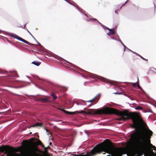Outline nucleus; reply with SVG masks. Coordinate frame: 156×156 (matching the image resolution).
Listing matches in <instances>:
<instances>
[{"label": "nucleus", "instance_id": "obj_1", "mask_svg": "<svg viewBox=\"0 0 156 156\" xmlns=\"http://www.w3.org/2000/svg\"><path fill=\"white\" fill-rule=\"evenodd\" d=\"M139 116L141 119L136 123V127L134 122L133 127L136 129L130 134V138L127 142L126 153L127 156H141L143 154L147 153L144 152L146 150L148 144H150V138L152 135L153 132L148 129L147 133L144 131H140L138 127L140 122H143L140 115L136 113Z\"/></svg>", "mask_w": 156, "mask_h": 156}, {"label": "nucleus", "instance_id": "obj_2", "mask_svg": "<svg viewBox=\"0 0 156 156\" xmlns=\"http://www.w3.org/2000/svg\"><path fill=\"white\" fill-rule=\"evenodd\" d=\"M85 113L99 115L115 114L121 117L120 118L118 119L119 121H125L129 119H131L135 125V127H136L135 125L137 122L141 119L139 115L136 112H129L127 111H122L112 108L107 107L101 109L88 110V111L85 112Z\"/></svg>", "mask_w": 156, "mask_h": 156}, {"label": "nucleus", "instance_id": "obj_3", "mask_svg": "<svg viewBox=\"0 0 156 156\" xmlns=\"http://www.w3.org/2000/svg\"><path fill=\"white\" fill-rule=\"evenodd\" d=\"M144 156H156V154L154 153L153 151H149L144 154Z\"/></svg>", "mask_w": 156, "mask_h": 156}, {"label": "nucleus", "instance_id": "obj_4", "mask_svg": "<svg viewBox=\"0 0 156 156\" xmlns=\"http://www.w3.org/2000/svg\"><path fill=\"white\" fill-rule=\"evenodd\" d=\"M9 36L15 38V39H23L21 37H19L18 36L14 34H9Z\"/></svg>", "mask_w": 156, "mask_h": 156}, {"label": "nucleus", "instance_id": "obj_5", "mask_svg": "<svg viewBox=\"0 0 156 156\" xmlns=\"http://www.w3.org/2000/svg\"><path fill=\"white\" fill-rule=\"evenodd\" d=\"M30 45L39 46L41 48L43 47V46L41 45V44L37 41L36 40H35L33 42L30 43Z\"/></svg>", "mask_w": 156, "mask_h": 156}, {"label": "nucleus", "instance_id": "obj_6", "mask_svg": "<svg viewBox=\"0 0 156 156\" xmlns=\"http://www.w3.org/2000/svg\"><path fill=\"white\" fill-rule=\"evenodd\" d=\"M38 100L41 101L42 102H48L49 100L47 98H38Z\"/></svg>", "mask_w": 156, "mask_h": 156}, {"label": "nucleus", "instance_id": "obj_7", "mask_svg": "<svg viewBox=\"0 0 156 156\" xmlns=\"http://www.w3.org/2000/svg\"><path fill=\"white\" fill-rule=\"evenodd\" d=\"M42 125V124L41 123H37L35 124L34 125H32L30 126L29 128H31L32 127H35L37 126H41Z\"/></svg>", "mask_w": 156, "mask_h": 156}, {"label": "nucleus", "instance_id": "obj_8", "mask_svg": "<svg viewBox=\"0 0 156 156\" xmlns=\"http://www.w3.org/2000/svg\"><path fill=\"white\" fill-rule=\"evenodd\" d=\"M102 81L104 82L108 83L111 84H115L114 82L113 81H109L103 78H102Z\"/></svg>", "mask_w": 156, "mask_h": 156}, {"label": "nucleus", "instance_id": "obj_9", "mask_svg": "<svg viewBox=\"0 0 156 156\" xmlns=\"http://www.w3.org/2000/svg\"><path fill=\"white\" fill-rule=\"evenodd\" d=\"M83 153H82L80 154L79 155H76L75 154L73 155L74 156H89V152H87L86 154H83Z\"/></svg>", "mask_w": 156, "mask_h": 156}, {"label": "nucleus", "instance_id": "obj_10", "mask_svg": "<svg viewBox=\"0 0 156 156\" xmlns=\"http://www.w3.org/2000/svg\"><path fill=\"white\" fill-rule=\"evenodd\" d=\"M62 110V111H63L66 113H67V114H69V115H70L74 114L76 112H68V111H65V110Z\"/></svg>", "mask_w": 156, "mask_h": 156}, {"label": "nucleus", "instance_id": "obj_11", "mask_svg": "<svg viewBox=\"0 0 156 156\" xmlns=\"http://www.w3.org/2000/svg\"><path fill=\"white\" fill-rule=\"evenodd\" d=\"M12 76L15 77H18L19 75L16 72H12L11 73Z\"/></svg>", "mask_w": 156, "mask_h": 156}, {"label": "nucleus", "instance_id": "obj_12", "mask_svg": "<svg viewBox=\"0 0 156 156\" xmlns=\"http://www.w3.org/2000/svg\"><path fill=\"white\" fill-rule=\"evenodd\" d=\"M86 73L87 74H88L90 77L93 78H95V77H96V75H95L91 74L88 72H86Z\"/></svg>", "mask_w": 156, "mask_h": 156}, {"label": "nucleus", "instance_id": "obj_13", "mask_svg": "<svg viewBox=\"0 0 156 156\" xmlns=\"http://www.w3.org/2000/svg\"><path fill=\"white\" fill-rule=\"evenodd\" d=\"M115 33V31L113 30V29H111L110 30V31H109L108 33L107 34L109 36H110L111 34H114Z\"/></svg>", "mask_w": 156, "mask_h": 156}, {"label": "nucleus", "instance_id": "obj_14", "mask_svg": "<svg viewBox=\"0 0 156 156\" xmlns=\"http://www.w3.org/2000/svg\"><path fill=\"white\" fill-rule=\"evenodd\" d=\"M32 63L37 66H39L41 64V63L36 61H34Z\"/></svg>", "mask_w": 156, "mask_h": 156}, {"label": "nucleus", "instance_id": "obj_15", "mask_svg": "<svg viewBox=\"0 0 156 156\" xmlns=\"http://www.w3.org/2000/svg\"><path fill=\"white\" fill-rule=\"evenodd\" d=\"M132 52H133V53H134V54H136V55H137L138 56H139L142 59L144 60H145V61H147V59H145V58H143L142 56L141 55H139L138 54H137V53H135L133 51H132Z\"/></svg>", "mask_w": 156, "mask_h": 156}, {"label": "nucleus", "instance_id": "obj_16", "mask_svg": "<svg viewBox=\"0 0 156 156\" xmlns=\"http://www.w3.org/2000/svg\"><path fill=\"white\" fill-rule=\"evenodd\" d=\"M101 96V94H98L96 97H96V98L95 100H97V101L96 102V103L97 102V101H98L99 99H100Z\"/></svg>", "mask_w": 156, "mask_h": 156}, {"label": "nucleus", "instance_id": "obj_17", "mask_svg": "<svg viewBox=\"0 0 156 156\" xmlns=\"http://www.w3.org/2000/svg\"><path fill=\"white\" fill-rule=\"evenodd\" d=\"M22 41L30 45V43L26 41L25 40H19Z\"/></svg>", "mask_w": 156, "mask_h": 156}, {"label": "nucleus", "instance_id": "obj_18", "mask_svg": "<svg viewBox=\"0 0 156 156\" xmlns=\"http://www.w3.org/2000/svg\"><path fill=\"white\" fill-rule=\"evenodd\" d=\"M51 96L53 98L54 100H55L57 98V97L55 95L54 93H52L51 94Z\"/></svg>", "mask_w": 156, "mask_h": 156}, {"label": "nucleus", "instance_id": "obj_19", "mask_svg": "<svg viewBox=\"0 0 156 156\" xmlns=\"http://www.w3.org/2000/svg\"><path fill=\"white\" fill-rule=\"evenodd\" d=\"M135 109L136 110H143V108L142 107L140 106H137V107H136L135 108Z\"/></svg>", "mask_w": 156, "mask_h": 156}, {"label": "nucleus", "instance_id": "obj_20", "mask_svg": "<svg viewBox=\"0 0 156 156\" xmlns=\"http://www.w3.org/2000/svg\"><path fill=\"white\" fill-rule=\"evenodd\" d=\"M96 97H94L93 99H92V100H91L89 101H87L86 102H93V101H94V100H95L96 99Z\"/></svg>", "mask_w": 156, "mask_h": 156}, {"label": "nucleus", "instance_id": "obj_21", "mask_svg": "<svg viewBox=\"0 0 156 156\" xmlns=\"http://www.w3.org/2000/svg\"><path fill=\"white\" fill-rule=\"evenodd\" d=\"M76 113H85V112L83 110H81L80 111H76Z\"/></svg>", "mask_w": 156, "mask_h": 156}, {"label": "nucleus", "instance_id": "obj_22", "mask_svg": "<svg viewBox=\"0 0 156 156\" xmlns=\"http://www.w3.org/2000/svg\"><path fill=\"white\" fill-rule=\"evenodd\" d=\"M150 145H151V147L152 148H153V149H155L156 148V147L154 146H153L152 144H150Z\"/></svg>", "mask_w": 156, "mask_h": 156}, {"label": "nucleus", "instance_id": "obj_23", "mask_svg": "<svg viewBox=\"0 0 156 156\" xmlns=\"http://www.w3.org/2000/svg\"><path fill=\"white\" fill-rule=\"evenodd\" d=\"M27 31L29 33V34L31 35V36L32 37L33 39H35V38L32 35V34H31V33L28 30H27Z\"/></svg>", "mask_w": 156, "mask_h": 156}, {"label": "nucleus", "instance_id": "obj_24", "mask_svg": "<svg viewBox=\"0 0 156 156\" xmlns=\"http://www.w3.org/2000/svg\"><path fill=\"white\" fill-rule=\"evenodd\" d=\"M56 57H55V58L58 60H60L61 58V57L59 56H56Z\"/></svg>", "mask_w": 156, "mask_h": 156}, {"label": "nucleus", "instance_id": "obj_25", "mask_svg": "<svg viewBox=\"0 0 156 156\" xmlns=\"http://www.w3.org/2000/svg\"><path fill=\"white\" fill-rule=\"evenodd\" d=\"M132 85L134 86V87H135L136 86V83H133L132 84Z\"/></svg>", "mask_w": 156, "mask_h": 156}, {"label": "nucleus", "instance_id": "obj_26", "mask_svg": "<svg viewBox=\"0 0 156 156\" xmlns=\"http://www.w3.org/2000/svg\"><path fill=\"white\" fill-rule=\"evenodd\" d=\"M137 86L139 88L141 89V87H140V85H139V84H137Z\"/></svg>", "mask_w": 156, "mask_h": 156}, {"label": "nucleus", "instance_id": "obj_27", "mask_svg": "<svg viewBox=\"0 0 156 156\" xmlns=\"http://www.w3.org/2000/svg\"><path fill=\"white\" fill-rule=\"evenodd\" d=\"M119 41H121V43H122V44H123V45L125 47V45H124V44H123V43L121 41V40H118Z\"/></svg>", "mask_w": 156, "mask_h": 156}, {"label": "nucleus", "instance_id": "obj_28", "mask_svg": "<svg viewBox=\"0 0 156 156\" xmlns=\"http://www.w3.org/2000/svg\"><path fill=\"white\" fill-rule=\"evenodd\" d=\"M3 73L2 71V70L0 69V73Z\"/></svg>", "mask_w": 156, "mask_h": 156}, {"label": "nucleus", "instance_id": "obj_29", "mask_svg": "<svg viewBox=\"0 0 156 156\" xmlns=\"http://www.w3.org/2000/svg\"><path fill=\"white\" fill-rule=\"evenodd\" d=\"M107 29L109 31H110V30L111 29H109V28L107 27Z\"/></svg>", "mask_w": 156, "mask_h": 156}, {"label": "nucleus", "instance_id": "obj_30", "mask_svg": "<svg viewBox=\"0 0 156 156\" xmlns=\"http://www.w3.org/2000/svg\"><path fill=\"white\" fill-rule=\"evenodd\" d=\"M128 1V0H127L126 2L123 5H122V6L123 5H124L125 4L126 2H127V1Z\"/></svg>", "mask_w": 156, "mask_h": 156}, {"label": "nucleus", "instance_id": "obj_31", "mask_svg": "<svg viewBox=\"0 0 156 156\" xmlns=\"http://www.w3.org/2000/svg\"><path fill=\"white\" fill-rule=\"evenodd\" d=\"M25 27H26V26H25V25L24 26V27H23V29L25 28Z\"/></svg>", "mask_w": 156, "mask_h": 156}, {"label": "nucleus", "instance_id": "obj_32", "mask_svg": "<svg viewBox=\"0 0 156 156\" xmlns=\"http://www.w3.org/2000/svg\"><path fill=\"white\" fill-rule=\"evenodd\" d=\"M46 130L47 132H49V131H48V130L47 129H46Z\"/></svg>", "mask_w": 156, "mask_h": 156}, {"label": "nucleus", "instance_id": "obj_33", "mask_svg": "<svg viewBox=\"0 0 156 156\" xmlns=\"http://www.w3.org/2000/svg\"><path fill=\"white\" fill-rule=\"evenodd\" d=\"M47 147V149H48V148H49V146H48V147Z\"/></svg>", "mask_w": 156, "mask_h": 156}, {"label": "nucleus", "instance_id": "obj_34", "mask_svg": "<svg viewBox=\"0 0 156 156\" xmlns=\"http://www.w3.org/2000/svg\"><path fill=\"white\" fill-rule=\"evenodd\" d=\"M6 40H7V41H8V42H9V39Z\"/></svg>", "mask_w": 156, "mask_h": 156}, {"label": "nucleus", "instance_id": "obj_35", "mask_svg": "<svg viewBox=\"0 0 156 156\" xmlns=\"http://www.w3.org/2000/svg\"><path fill=\"white\" fill-rule=\"evenodd\" d=\"M51 144H52V143H51V142H50V143H49V144H50V145H51Z\"/></svg>", "mask_w": 156, "mask_h": 156}, {"label": "nucleus", "instance_id": "obj_36", "mask_svg": "<svg viewBox=\"0 0 156 156\" xmlns=\"http://www.w3.org/2000/svg\"><path fill=\"white\" fill-rule=\"evenodd\" d=\"M68 2V3H69V4H71V3H70L69 2Z\"/></svg>", "mask_w": 156, "mask_h": 156}, {"label": "nucleus", "instance_id": "obj_37", "mask_svg": "<svg viewBox=\"0 0 156 156\" xmlns=\"http://www.w3.org/2000/svg\"><path fill=\"white\" fill-rule=\"evenodd\" d=\"M115 13H117L116 12V11H115Z\"/></svg>", "mask_w": 156, "mask_h": 156}, {"label": "nucleus", "instance_id": "obj_38", "mask_svg": "<svg viewBox=\"0 0 156 156\" xmlns=\"http://www.w3.org/2000/svg\"><path fill=\"white\" fill-rule=\"evenodd\" d=\"M83 102H84V103H85V102H86V101H83Z\"/></svg>", "mask_w": 156, "mask_h": 156}, {"label": "nucleus", "instance_id": "obj_39", "mask_svg": "<svg viewBox=\"0 0 156 156\" xmlns=\"http://www.w3.org/2000/svg\"><path fill=\"white\" fill-rule=\"evenodd\" d=\"M93 20H96V19H93Z\"/></svg>", "mask_w": 156, "mask_h": 156}, {"label": "nucleus", "instance_id": "obj_40", "mask_svg": "<svg viewBox=\"0 0 156 156\" xmlns=\"http://www.w3.org/2000/svg\"><path fill=\"white\" fill-rule=\"evenodd\" d=\"M97 21L98 22V23H99V22L97 20Z\"/></svg>", "mask_w": 156, "mask_h": 156}, {"label": "nucleus", "instance_id": "obj_41", "mask_svg": "<svg viewBox=\"0 0 156 156\" xmlns=\"http://www.w3.org/2000/svg\"><path fill=\"white\" fill-rule=\"evenodd\" d=\"M31 133H31V132L30 133V134H31Z\"/></svg>", "mask_w": 156, "mask_h": 156}, {"label": "nucleus", "instance_id": "obj_42", "mask_svg": "<svg viewBox=\"0 0 156 156\" xmlns=\"http://www.w3.org/2000/svg\"><path fill=\"white\" fill-rule=\"evenodd\" d=\"M65 0V1H66V2H67V1L66 0Z\"/></svg>", "mask_w": 156, "mask_h": 156}]
</instances>
